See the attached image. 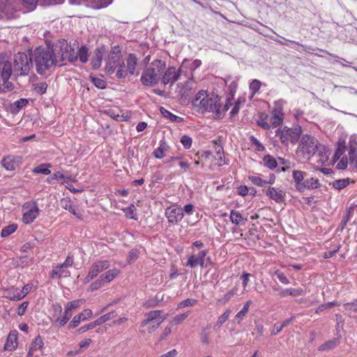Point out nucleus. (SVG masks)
<instances>
[{"label":"nucleus","mask_w":357,"mask_h":357,"mask_svg":"<svg viewBox=\"0 0 357 357\" xmlns=\"http://www.w3.org/2000/svg\"><path fill=\"white\" fill-rule=\"evenodd\" d=\"M220 98L214 93L207 94L204 91H200L192 100V105L198 110L202 109L205 112H211L220 118L222 115L221 105L219 103Z\"/></svg>","instance_id":"obj_1"},{"label":"nucleus","mask_w":357,"mask_h":357,"mask_svg":"<svg viewBox=\"0 0 357 357\" xmlns=\"http://www.w3.org/2000/svg\"><path fill=\"white\" fill-rule=\"evenodd\" d=\"M32 58L33 65H35L37 73L40 75L57 63L54 52L50 49L37 47L32 53Z\"/></svg>","instance_id":"obj_2"},{"label":"nucleus","mask_w":357,"mask_h":357,"mask_svg":"<svg viewBox=\"0 0 357 357\" xmlns=\"http://www.w3.org/2000/svg\"><path fill=\"white\" fill-rule=\"evenodd\" d=\"M166 69V63L161 59L153 61L142 72L140 81L144 86H155Z\"/></svg>","instance_id":"obj_3"},{"label":"nucleus","mask_w":357,"mask_h":357,"mask_svg":"<svg viewBox=\"0 0 357 357\" xmlns=\"http://www.w3.org/2000/svg\"><path fill=\"white\" fill-rule=\"evenodd\" d=\"M318 140L309 135L302 137L297 149V155L303 159H310L317 152L319 147Z\"/></svg>","instance_id":"obj_4"},{"label":"nucleus","mask_w":357,"mask_h":357,"mask_svg":"<svg viewBox=\"0 0 357 357\" xmlns=\"http://www.w3.org/2000/svg\"><path fill=\"white\" fill-rule=\"evenodd\" d=\"M302 133V128L300 126L293 128L284 126L282 129H278L275 135L280 138L281 143L287 145L289 143L296 144Z\"/></svg>","instance_id":"obj_5"},{"label":"nucleus","mask_w":357,"mask_h":357,"mask_svg":"<svg viewBox=\"0 0 357 357\" xmlns=\"http://www.w3.org/2000/svg\"><path fill=\"white\" fill-rule=\"evenodd\" d=\"M33 66L32 56H29L25 53L19 52L14 56V73L17 75H27Z\"/></svg>","instance_id":"obj_6"},{"label":"nucleus","mask_w":357,"mask_h":357,"mask_svg":"<svg viewBox=\"0 0 357 357\" xmlns=\"http://www.w3.org/2000/svg\"><path fill=\"white\" fill-rule=\"evenodd\" d=\"M285 103V100L282 99L274 102V107L271 111V128H277L282 124L284 119V105Z\"/></svg>","instance_id":"obj_7"},{"label":"nucleus","mask_w":357,"mask_h":357,"mask_svg":"<svg viewBox=\"0 0 357 357\" xmlns=\"http://www.w3.org/2000/svg\"><path fill=\"white\" fill-rule=\"evenodd\" d=\"M73 257L68 255L63 263L58 264L53 268L50 273V278L52 279H57L69 277L70 272L68 268L73 266Z\"/></svg>","instance_id":"obj_8"},{"label":"nucleus","mask_w":357,"mask_h":357,"mask_svg":"<svg viewBox=\"0 0 357 357\" xmlns=\"http://www.w3.org/2000/svg\"><path fill=\"white\" fill-rule=\"evenodd\" d=\"M121 59H122V54L120 47L119 46L112 47L105 59V70L108 73H113L115 68L118 66V63H120Z\"/></svg>","instance_id":"obj_9"},{"label":"nucleus","mask_w":357,"mask_h":357,"mask_svg":"<svg viewBox=\"0 0 357 357\" xmlns=\"http://www.w3.org/2000/svg\"><path fill=\"white\" fill-rule=\"evenodd\" d=\"M22 221L28 225L32 223L38 216L40 209L35 201L26 202L22 206Z\"/></svg>","instance_id":"obj_10"},{"label":"nucleus","mask_w":357,"mask_h":357,"mask_svg":"<svg viewBox=\"0 0 357 357\" xmlns=\"http://www.w3.org/2000/svg\"><path fill=\"white\" fill-rule=\"evenodd\" d=\"M181 73V68L177 70L174 66H169L161 77V82L164 85H167L168 84H173L178 80Z\"/></svg>","instance_id":"obj_11"},{"label":"nucleus","mask_w":357,"mask_h":357,"mask_svg":"<svg viewBox=\"0 0 357 357\" xmlns=\"http://www.w3.org/2000/svg\"><path fill=\"white\" fill-rule=\"evenodd\" d=\"M207 253L208 250H204L199 252L197 255H191L189 256L188 261L186 262V266L195 268L197 265H199L202 268L206 267L205 257Z\"/></svg>","instance_id":"obj_12"},{"label":"nucleus","mask_w":357,"mask_h":357,"mask_svg":"<svg viewBox=\"0 0 357 357\" xmlns=\"http://www.w3.org/2000/svg\"><path fill=\"white\" fill-rule=\"evenodd\" d=\"M165 215L169 222L178 223L183 218V209L179 206H172L165 210Z\"/></svg>","instance_id":"obj_13"},{"label":"nucleus","mask_w":357,"mask_h":357,"mask_svg":"<svg viewBox=\"0 0 357 357\" xmlns=\"http://www.w3.org/2000/svg\"><path fill=\"white\" fill-rule=\"evenodd\" d=\"M60 205L61 208L65 210H68L70 213L77 217L79 219H82L83 213L79 209L78 206L73 204L71 199L68 197H64L61 199Z\"/></svg>","instance_id":"obj_14"},{"label":"nucleus","mask_w":357,"mask_h":357,"mask_svg":"<svg viewBox=\"0 0 357 357\" xmlns=\"http://www.w3.org/2000/svg\"><path fill=\"white\" fill-rule=\"evenodd\" d=\"M70 47L71 46L68 45L66 40H63L62 42H59V43L55 46L54 50H52L54 52V57L56 58L57 63L66 60V59H64V55L66 53H68Z\"/></svg>","instance_id":"obj_15"},{"label":"nucleus","mask_w":357,"mask_h":357,"mask_svg":"<svg viewBox=\"0 0 357 357\" xmlns=\"http://www.w3.org/2000/svg\"><path fill=\"white\" fill-rule=\"evenodd\" d=\"M93 313L90 309H85L79 314L75 315L69 323V328H76L82 321H85L91 317Z\"/></svg>","instance_id":"obj_16"},{"label":"nucleus","mask_w":357,"mask_h":357,"mask_svg":"<svg viewBox=\"0 0 357 357\" xmlns=\"http://www.w3.org/2000/svg\"><path fill=\"white\" fill-rule=\"evenodd\" d=\"M109 266L110 263L107 260L98 261L90 266L89 272L91 273V275L96 278L99 273L107 269Z\"/></svg>","instance_id":"obj_17"},{"label":"nucleus","mask_w":357,"mask_h":357,"mask_svg":"<svg viewBox=\"0 0 357 357\" xmlns=\"http://www.w3.org/2000/svg\"><path fill=\"white\" fill-rule=\"evenodd\" d=\"M138 59L134 54H129L126 59V71L128 75H137L139 70L137 68Z\"/></svg>","instance_id":"obj_18"},{"label":"nucleus","mask_w":357,"mask_h":357,"mask_svg":"<svg viewBox=\"0 0 357 357\" xmlns=\"http://www.w3.org/2000/svg\"><path fill=\"white\" fill-rule=\"evenodd\" d=\"M105 54V49L104 47H97L92 56L91 63L92 68L95 70L98 69L101 66L103 56Z\"/></svg>","instance_id":"obj_19"},{"label":"nucleus","mask_w":357,"mask_h":357,"mask_svg":"<svg viewBox=\"0 0 357 357\" xmlns=\"http://www.w3.org/2000/svg\"><path fill=\"white\" fill-rule=\"evenodd\" d=\"M266 195L277 203H282L284 200V192L278 188L269 187L266 191Z\"/></svg>","instance_id":"obj_20"},{"label":"nucleus","mask_w":357,"mask_h":357,"mask_svg":"<svg viewBox=\"0 0 357 357\" xmlns=\"http://www.w3.org/2000/svg\"><path fill=\"white\" fill-rule=\"evenodd\" d=\"M20 158L13 155L5 156L1 160L2 166L8 171L14 170L20 164Z\"/></svg>","instance_id":"obj_21"},{"label":"nucleus","mask_w":357,"mask_h":357,"mask_svg":"<svg viewBox=\"0 0 357 357\" xmlns=\"http://www.w3.org/2000/svg\"><path fill=\"white\" fill-rule=\"evenodd\" d=\"M348 154L351 163L357 168V141L354 138L349 139Z\"/></svg>","instance_id":"obj_22"},{"label":"nucleus","mask_w":357,"mask_h":357,"mask_svg":"<svg viewBox=\"0 0 357 357\" xmlns=\"http://www.w3.org/2000/svg\"><path fill=\"white\" fill-rule=\"evenodd\" d=\"M17 347V331H11L6 340L4 349L6 351H14Z\"/></svg>","instance_id":"obj_23"},{"label":"nucleus","mask_w":357,"mask_h":357,"mask_svg":"<svg viewBox=\"0 0 357 357\" xmlns=\"http://www.w3.org/2000/svg\"><path fill=\"white\" fill-rule=\"evenodd\" d=\"M193 82L188 80L185 83H180L177 84L176 92L178 96L181 98H186L190 95V91L192 89Z\"/></svg>","instance_id":"obj_24"},{"label":"nucleus","mask_w":357,"mask_h":357,"mask_svg":"<svg viewBox=\"0 0 357 357\" xmlns=\"http://www.w3.org/2000/svg\"><path fill=\"white\" fill-rule=\"evenodd\" d=\"M17 0H0V10L6 16L10 17L14 10V4Z\"/></svg>","instance_id":"obj_25"},{"label":"nucleus","mask_w":357,"mask_h":357,"mask_svg":"<svg viewBox=\"0 0 357 357\" xmlns=\"http://www.w3.org/2000/svg\"><path fill=\"white\" fill-rule=\"evenodd\" d=\"M0 73L3 81L9 79L12 75L11 64L9 61H3L0 62Z\"/></svg>","instance_id":"obj_26"},{"label":"nucleus","mask_w":357,"mask_h":357,"mask_svg":"<svg viewBox=\"0 0 357 357\" xmlns=\"http://www.w3.org/2000/svg\"><path fill=\"white\" fill-rule=\"evenodd\" d=\"M292 176L295 182V187L298 191L302 192V185L304 183L305 172L300 170H294Z\"/></svg>","instance_id":"obj_27"},{"label":"nucleus","mask_w":357,"mask_h":357,"mask_svg":"<svg viewBox=\"0 0 357 357\" xmlns=\"http://www.w3.org/2000/svg\"><path fill=\"white\" fill-rule=\"evenodd\" d=\"M321 186L319 181L318 178L312 177L310 178L306 179L304 181V183L302 185V192H304L305 190H314L317 189Z\"/></svg>","instance_id":"obj_28"},{"label":"nucleus","mask_w":357,"mask_h":357,"mask_svg":"<svg viewBox=\"0 0 357 357\" xmlns=\"http://www.w3.org/2000/svg\"><path fill=\"white\" fill-rule=\"evenodd\" d=\"M119 274V271L116 268L109 269L105 273H102L100 277V280H102L104 283L109 282L113 280Z\"/></svg>","instance_id":"obj_29"},{"label":"nucleus","mask_w":357,"mask_h":357,"mask_svg":"<svg viewBox=\"0 0 357 357\" xmlns=\"http://www.w3.org/2000/svg\"><path fill=\"white\" fill-rule=\"evenodd\" d=\"M268 116L265 112H260L258 115L257 123L259 126L264 130H269L271 128L270 122L268 121Z\"/></svg>","instance_id":"obj_30"},{"label":"nucleus","mask_w":357,"mask_h":357,"mask_svg":"<svg viewBox=\"0 0 357 357\" xmlns=\"http://www.w3.org/2000/svg\"><path fill=\"white\" fill-rule=\"evenodd\" d=\"M169 150V146L165 142H161L160 146L153 153L155 158L161 159L165 156V152Z\"/></svg>","instance_id":"obj_31"},{"label":"nucleus","mask_w":357,"mask_h":357,"mask_svg":"<svg viewBox=\"0 0 357 357\" xmlns=\"http://www.w3.org/2000/svg\"><path fill=\"white\" fill-rule=\"evenodd\" d=\"M229 218L231 222L236 225H239L242 222H245L247 221V218H243L241 213L234 210L231 211Z\"/></svg>","instance_id":"obj_32"},{"label":"nucleus","mask_w":357,"mask_h":357,"mask_svg":"<svg viewBox=\"0 0 357 357\" xmlns=\"http://www.w3.org/2000/svg\"><path fill=\"white\" fill-rule=\"evenodd\" d=\"M339 343V339L338 338H333L331 340H328L325 343L321 344L319 347V351H326V350H331L334 349L337 346Z\"/></svg>","instance_id":"obj_33"},{"label":"nucleus","mask_w":357,"mask_h":357,"mask_svg":"<svg viewBox=\"0 0 357 357\" xmlns=\"http://www.w3.org/2000/svg\"><path fill=\"white\" fill-rule=\"evenodd\" d=\"M71 317V311L70 310H67V307H65V311L63 317H57L55 320V324H58L59 326H64L66 324H67Z\"/></svg>","instance_id":"obj_34"},{"label":"nucleus","mask_w":357,"mask_h":357,"mask_svg":"<svg viewBox=\"0 0 357 357\" xmlns=\"http://www.w3.org/2000/svg\"><path fill=\"white\" fill-rule=\"evenodd\" d=\"M161 114L163 117L169 119L172 122H180L182 121V118L180 116H176L171 113L169 111L167 110L164 107H160V109Z\"/></svg>","instance_id":"obj_35"},{"label":"nucleus","mask_w":357,"mask_h":357,"mask_svg":"<svg viewBox=\"0 0 357 357\" xmlns=\"http://www.w3.org/2000/svg\"><path fill=\"white\" fill-rule=\"evenodd\" d=\"M116 68H117V70H116V76L119 79L126 78V76L128 75V73L126 71V68L124 61H123V59H121V61L119 63H118V66Z\"/></svg>","instance_id":"obj_36"},{"label":"nucleus","mask_w":357,"mask_h":357,"mask_svg":"<svg viewBox=\"0 0 357 357\" xmlns=\"http://www.w3.org/2000/svg\"><path fill=\"white\" fill-rule=\"evenodd\" d=\"M345 149H346L345 142L344 141L339 142L338 144H337V149L334 153V155H333V160L335 161L339 160L341 158V156L344 154V153L345 152Z\"/></svg>","instance_id":"obj_37"},{"label":"nucleus","mask_w":357,"mask_h":357,"mask_svg":"<svg viewBox=\"0 0 357 357\" xmlns=\"http://www.w3.org/2000/svg\"><path fill=\"white\" fill-rule=\"evenodd\" d=\"M116 316V314L115 313V312H110L107 314H105L101 316L100 317H99L96 320H95V324H96V326H100V325L102 324L103 323L113 319Z\"/></svg>","instance_id":"obj_38"},{"label":"nucleus","mask_w":357,"mask_h":357,"mask_svg":"<svg viewBox=\"0 0 357 357\" xmlns=\"http://www.w3.org/2000/svg\"><path fill=\"white\" fill-rule=\"evenodd\" d=\"M251 304H252V301L250 300L248 301L245 303L243 309L236 314V319H238V322H240L241 320H243V319L245 317V316L246 315V314L248 312L249 307Z\"/></svg>","instance_id":"obj_39"},{"label":"nucleus","mask_w":357,"mask_h":357,"mask_svg":"<svg viewBox=\"0 0 357 357\" xmlns=\"http://www.w3.org/2000/svg\"><path fill=\"white\" fill-rule=\"evenodd\" d=\"M17 228V225L16 224H11L3 227L1 233V237L5 238L10 236L16 231Z\"/></svg>","instance_id":"obj_40"},{"label":"nucleus","mask_w":357,"mask_h":357,"mask_svg":"<svg viewBox=\"0 0 357 357\" xmlns=\"http://www.w3.org/2000/svg\"><path fill=\"white\" fill-rule=\"evenodd\" d=\"M263 161L264 165L269 169H274L278 165L276 160L270 155H265L263 158Z\"/></svg>","instance_id":"obj_41"},{"label":"nucleus","mask_w":357,"mask_h":357,"mask_svg":"<svg viewBox=\"0 0 357 357\" xmlns=\"http://www.w3.org/2000/svg\"><path fill=\"white\" fill-rule=\"evenodd\" d=\"M7 295L6 297L8 298L10 301H17L20 299H16L15 298L18 297L20 296V291L17 288L12 287L10 289H8L7 291Z\"/></svg>","instance_id":"obj_42"},{"label":"nucleus","mask_w":357,"mask_h":357,"mask_svg":"<svg viewBox=\"0 0 357 357\" xmlns=\"http://www.w3.org/2000/svg\"><path fill=\"white\" fill-rule=\"evenodd\" d=\"M78 59L82 63H86L88 61V49L86 47H81L77 52Z\"/></svg>","instance_id":"obj_43"},{"label":"nucleus","mask_w":357,"mask_h":357,"mask_svg":"<svg viewBox=\"0 0 357 357\" xmlns=\"http://www.w3.org/2000/svg\"><path fill=\"white\" fill-rule=\"evenodd\" d=\"M44 342L40 335H38L32 342L30 348L34 351L43 349Z\"/></svg>","instance_id":"obj_44"},{"label":"nucleus","mask_w":357,"mask_h":357,"mask_svg":"<svg viewBox=\"0 0 357 357\" xmlns=\"http://www.w3.org/2000/svg\"><path fill=\"white\" fill-rule=\"evenodd\" d=\"M248 178L252 184L259 187H263L266 184V181L262 179L259 175L249 176Z\"/></svg>","instance_id":"obj_45"},{"label":"nucleus","mask_w":357,"mask_h":357,"mask_svg":"<svg viewBox=\"0 0 357 357\" xmlns=\"http://www.w3.org/2000/svg\"><path fill=\"white\" fill-rule=\"evenodd\" d=\"M50 165L46 164H41L37 167H36L33 169V172L37 174H43L45 175H48L51 173V171L49 169Z\"/></svg>","instance_id":"obj_46"},{"label":"nucleus","mask_w":357,"mask_h":357,"mask_svg":"<svg viewBox=\"0 0 357 357\" xmlns=\"http://www.w3.org/2000/svg\"><path fill=\"white\" fill-rule=\"evenodd\" d=\"M215 153H216V155H217V165L218 166H222L223 165L225 162V160H223V155H224V152H223V148L221 146H217L215 147Z\"/></svg>","instance_id":"obj_47"},{"label":"nucleus","mask_w":357,"mask_h":357,"mask_svg":"<svg viewBox=\"0 0 357 357\" xmlns=\"http://www.w3.org/2000/svg\"><path fill=\"white\" fill-rule=\"evenodd\" d=\"M349 183V178L335 180L333 182V186L337 190H341L345 188Z\"/></svg>","instance_id":"obj_48"},{"label":"nucleus","mask_w":357,"mask_h":357,"mask_svg":"<svg viewBox=\"0 0 357 357\" xmlns=\"http://www.w3.org/2000/svg\"><path fill=\"white\" fill-rule=\"evenodd\" d=\"M64 59L69 61L71 63H73L78 60L77 52H75L74 49L70 47V51L68 53H66L64 55Z\"/></svg>","instance_id":"obj_49"},{"label":"nucleus","mask_w":357,"mask_h":357,"mask_svg":"<svg viewBox=\"0 0 357 357\" xmlns=\"http://www.w3.org/2000/svg\"><path fill=\"white\" fill-rule=\"evenodd\" d=\"M189 315V312H185L180 314H177L171 321L172 325H178L182 323Z\"/></svg>","instance_id":"obj_50"},{"label":"nucleus","mask_w":357,"mask_h":357,"mask_svg":"<svg viewBox=\"0 0 357 357\" xmlns=\"http://www.w3.org/2000/svg\"><path fill=\"white\" fill-rule=\"evenodd\" d=\"M47 84L46 82H39L34 84V90L39 94H44L46 93Z\"/></svg>","instance_id":"obj_51"},{"label":"nucleus","mask_w":357,"mask_h":357,"mask_svg":"<svg viewBox=\"0 0 357 357\" xmlns=\"http://www.w3.org/2000/svg\"><path fill=\"white\" fill-rule=\"evenodd\" d=\"M261 83L258 79H253L250 84V90L252 95H255L260 89Z\"/></svg>","instance_id":"obj_52"},{"label":"nucleus","mask_w":357,"mask_h":357,"mask_svg":"<svg viewBox=\"0 0 357 357\" xmlns=\"http://www.w3.org/2000/svg\"><path fill=\"white\" fill-rule=\"evenodd\" d=\"M197 303L195 299L187 298L178 304L177 309H181L188 306H193Z\"/></svg>","instance_id":"obj_53"},{"label":"nucleus","mask_w":357,"mask_h":357,"mask_svg":"<svg viewBox=\"0 0 357 357\" xmlns=\"http://www.w3.org/2000/svg\"><path fill=\"white\" fill-rule=\"evenodd\" d=\"M230 313V310H225V312L218 318L216 326L220 327L228 319Z\"/></svg>","instance_id":"obj_54"},{"label":"nucleus","mask_w":357,"mask_h":357,"mask_svg":"<svg viewBox=\"0 0 357 357\" xmlns=\"http://www.w3.org/2000/svg\"><path fill=\"white\" fill-rule=\"evenodd\" d=\"M84 303V300L79 299V300H75L71 302H68L66 307H67V310H70V311L73 309H76L79 307L81 304Z\"/></svg>","instance_id":"obj_55"},{"label":"nucleus","mask_w":357,"mask_h":357,"mask_svg":"<svg viewBox=\"0 0 357 357\" xmlns=\"http://www.w3.org/2000/svg\"><path fill=\"white\" fill-rule=\"evenodd\" d=\"M97 8L106 7L112 2V0H91Z\"/></svg>","instance_id":"obj_56"},{"label":"nucleus","mask_w":357,"mask_h":357,"mask_svg":"<svg viewBox=\"0 0 357 357\" xmlns=\"http://www.w3.org/2000/svg\"><path fill=\"white\" fill-rule=\"evenodd\" d=\"M192 139L188 135H183L181 139V143L185 149H188L192 146Z\"/></svg>","instance_id":"obj_57"},{"label":"nucleus","mask_w":357,"mask_h":357,"mask_svg":"<svg viewBox=\"0 0 357 357\" xmlns=\"http://www.w3.org/2000/svg\"><path fill=\"white\" fill-rule=\"evenodd\" d=\"M31 289V286L30 284H26L23 287L22 290H19L20 291V296L16 299H22L24 297H25Z\"/></svg>","instance_id":"obj_58"},{"label":"nucleus","mask_w":357,"mask_h":357,"mask_svg":"<svg viewBox=\"0 0 357 357\" xmlns=\"http://www.w3.org/2000/svg\"><path fill=\"white\" fill-rule=\"evenodd\" d=\"M275 275L277 276V278H278V280L284 284H289V279L286 277V275L280 272V271L277 270L275 271Z\"/></svg>","instance_id":"obj_59"},{"label":"nucleus","mask_w":357,"mask_h":357,"mask_svg":"<svg viewBox=\"0 0 357 357\" xmlns=\"http://www.w3.org/2000/svg\"><path fill=\"white\" fill-rule=\"evenodd\" d=\"M38 0H22V3L28 10H32L36 8Z\"/></svg>","instance_id":"obj_60"},{"label":"nucleus","mask_w":357,"mask_h":357,"mask_svg":"<svg viewBox=\"0 0 357 357\" xmlns=\"http://www.w3.org/2000/svg\"><path fill=\"white\" fill-rule=\"evenodd\" d=\"M135 210V207L133 204H131L128 207L123 209V211L126 213V215L127 218L136 220V218L134 217V211Z\"/></svg>","instance_id":"obj_61"},{"label":"nucleus","mask_w":357,"mask_h":357,"mask_svg":"<svg viewBox=\"0 0 357 357\" xmlns=\"http://www.w3.org/2000/svg\"><path fill=\"white\" fill-rule=\"evenodd\" d=\"M162 311L160 310H152L149 312L146 317L151 321H153L154 319H156L158 317H160Z\"/></svg>","instance_id":"obj_62"},{"label":"nucleus","mask_w":357,"mask_h":357,"mask_svg":"<svg viewBox=\"0 0 357 357\" xmlns=\"http://www.w3.org/2000/svg\"><path fill=\"white\" fill-rule=\"evenodd\" d=\"M92 82L94 85L98 89H105L106 87V82L100 78L98 77H92Z\"/></svg>","instance_id":"obj_63"},{"label":"nucleus","mask_w":357,"mask_h":357,"mask_svg":"<svg viewBox=\"0 0 357 357\" xmlns=\"http://www.w3.org/2000/svg\"><path fill=\"white\" fill-rule=\"evenodd\" d=\"M96 326V324H95V321H93V322H91L86 325H84L82 327H80L77 331L79 333H83L84 332H86V331L88 330H90V329H92V328H94Z\"/></svg>","instance_id":"obj_64"}]
</instances>
